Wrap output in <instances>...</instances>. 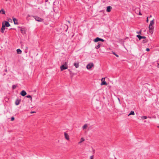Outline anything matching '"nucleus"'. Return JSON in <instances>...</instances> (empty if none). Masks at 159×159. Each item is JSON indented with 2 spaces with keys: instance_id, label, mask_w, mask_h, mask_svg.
Instances as JSON below:
<instances>
[{
  "instance_id": "f257e3e1",
  "label": "nucleus",
  "mask_w": 159,
  "mask_h": 159,
  "mask_svg": "<svg viewBox=\"0 0 159 159\" xmlns=\"http://www.w3.org/2000/svg\"><path fill=\"white\" fill-rule=\"evenodd\" d=\"M67 62H65L63 63V64L60 67L61 70L62 71L65 70H66L68 68Z\"/></svg>"
},
{
  "instance_id": "f03ea898",
  "label": "nucleus",
  "mask_w": 159,
  "mask_h": 159,
  "mask_svg": "<svg viewBox=\"0 0 159 159\" xmlns=\"http://www.w3.org/2000/svg\"><path fill=\"white\" fill-rule=\"evenodd\" d=\"M94 65L93 63H90L88 64L86 68L88 69H90Z\"/></svg>"
},
{
  "instance_id": "7ed1b4c3",
  "label": "nucleus",
  "mask_w": 159,
  "mask_h": 159,
  "mask_svg": "<svg viewBox=\"0 0 159 159\" xmlns=\"http://www.w3.org/2000/svg\"><path fill=\"white\" fill-rule=\"evenodd\" d=\"M34 18L35 19V20L37 21H42L43 19L39 17H38L37 16H34Z\"/></svg>"
},
{
  "instance_id": "20e7f679",
  "label": "nucleus",
  "mask_w": 159,
  "mask_h": 159,
  "mask_svg": "<svg viewBox=\"0 0 159 159\" xmlns=\"http://www.w3.org/2000/svg\"><path fill=\"white\" fill-rule=\"evenodd\" d=\"M5 29V26L4 25V23H3L2 24V27L1 29V32L3 33L4 32V31Z\"/></svg>"
},
{
  "instance_id": "39448f33",
  "label": "nucleus",
  "mask_w": 159,
  "mask_h": 159,
  "mask_svg": "<svg viewBox=\"0 0 159 159\" xmlns=\"http://www.w3.org/2000/svg\"><path fill=\"white\" fill-rule=\"evenodd\" d=\"M149 29L150 30V32L152 34L153 32L154 27L153 25L151 26L150 27H149Z\"/></svg>"
},
{
  "instance_id": "423d86ee",
  "label": "nucleus",
  "mask_w": 159,
  "mask_h": 159,
  "mask_svg": "<svg viewBox=\"0 0 159 159\" xmlns=\"http://www.w3.org/2000/svg\"><path fill=\"white\" fill-rule=\"evenodd\" d=\"M136 37L138 38L139 40H141L142 39H146V37L144 36H141L139 35H136Z\"/></svg>"
},
{
  "instance_id": "0eeeda50",
  "label": "nucleus",
  "mask_w": 159,
  "mask_h": 159,
  "mask_svg": "<svg viewBox=\"0 0 159 159\" xmlns=\"http://www.w3.org/2000/svg\"><path fill=\"white\" fill-rule=\"evenodd\" d=\"M27 93L25 90H22L20 93V94L22 96H24L26 95Z\"/></svg>"
},
{
  "instance_id": "6e6552de",
  "label": "nucleus",
  "mask_w": 159,
  "mask_h": 159,
  "mask_svg": "<svg viewBox=\"0 0 159 159\" xmlns=\"http://www.w3.org/2000/svg\"><path fill=\"white\" fill-rule=\"evenodd\" d=\"M112 8V7L111 6H109L107 7V12H110Z\"/></svg>"
},
{
  "instance_id": "1a4fd4ad",
  "label": "nucleus",
  "mask_w": 159,
  "mask_h": 159,
  "mask_svg": "<svg viewBox=\"0 0 159 159\" xmlns=\"http://www.w3.org/2000/svg\"><path fill=\"white\" fill-rule=\"evenodd\" d=\"M20 100L18 99H16V101L15 102V104L16 105H18L20 104Z\"/></svg>"
},
{
  "instance_id": "9d476101",
  "label": "nucleus",
  "mask_w": 159,
  "mask_h": 159,
  "mask_svg": "<svg viewBox=\"0 0 159 159\" xmlns=\"http://www.w3.org/2000/svg\"><path fill=\"white\" fill-rule=\"evenodd\" d=\"M64 135L65 137V138L67 140H69V136L68 134L66 133H64Z\"/></svg>"
},
{
  "instance_id": "9b49d317",
  "label": "nucleus",
  "mask_w": 159,
  "mask_h": 159,
  "mask_svg": "<svg viewBox=\"0 0 159 159\" xmlns=\"http://www.w3.org/2000/svg\"><path fill=\"white\" fill-rule=\"evenodd\" d=\"M5 24H4V25L5 26H6L7 27H8L10 26V24L7 21H5Z\"/></svg>"
},
{
  "instance_id": "f8f14e48",
  "label": "nucleus",
  "mask_w": 159,
  "mask_h": 159,
  "mask_svg": "<svg viewBox=\"0 0 159 159\" xmlns=\"http://www.w3.org/2000/svg\"><path fill=\"white\" fill-rule=\"evenodd\" d=\"M100 38L98 37L96 38H95V39H94L93 40V41L95 42H97L98 41H100Z\"/></svg>"
},
{
  "instance_id": "ddd939ff",
  "label": "nucleus",
  "mask_w": 159,
  "mask_h": 159,
  "mask_svg": "<svg viewBox=\"0 0 159 159\" xmlns=\"http://www.w3.org/2000/svg\"><path fill=\"white\" fill-rule=\"evenodd\" d=\"M13 20L14 22V23L15 24L17 25L18 24V21L17 19L16 18H13Z\"/></svg>"
},
{
  "instance_id": "4468645a",
  "label": "nucleus",
  "mask_w": 159,
  "mask_h": 159,
  "mask_svg": "<svg viewBox=\"0 0 159 159\" xmlns=\"http://www.w3.org/2000/svg\"><path fill=\"white\" fill-rule=\"evenodd\" d=\"M98 45L97 46H96L95 47V48L97 49H98L99 48L101 45V44L100 43H98Z\"/></svg>"
},
{
  "instance_id": "2eb2a0df",
  "label": "nucleus",
  "mask_w": 159,
  "mask_h": 159,
  "mask_svg": "<svg viewBox=\"0 0 159 159\" xmlns=\"http://www.w3.org/2000/svg\"><path fill=\"white\" fill-rule=\"evenodd\" d=\"M101 85H107V84L106 82L105 81H102L101 84Z\"/></svg>"
},
{
  "instance_id": "dca6fc26",
  "label": "nucleus",
  "mask_w": 159,
  "mask_h": 159,
  "mask_svg": "<svg viewBox=\"0 0 159 159\" xmlns=\"http://www.w3.org/2000/svg\"><path fill=\"white\" fill-rule=\"evenodd\" d=\"M0 13L2 14H5L6 12L3 9L0 10Z\"/></svg>"
},
{
  "instance_id": "f3484780",
  "label": "nucleus",
  "mask_w": 159,
  "mask_h": 159,
  "mask_svg": "<svg viewBox=\"0 0 159 159\" xmlns=\"http://www.w3.org/2000/svg\"><path fill=\"white\" fill-rule=\"evenodd\" d=\"M74 65L75 66L76 68H77L79 66V63L78 62L77 63H75L74 64Z\"/></svg>"
},
{
  "instance_id": "a211bd4d",
  "label": "nucleus",
  "mask_w": 159,
  "mask_h": 159,
  "mask_svg": "<svg viewBox=\"0 0 159 159\" xmlns=\"http://www.w3.org/2000/svg\"><path fill=\"white\" fill-rule=\"evenodd\" d=\"M17 53L18 54H20L21 53L22 51L20 49H18L16 50Z\"/></svg>"
},
{
  "instance_id": "6ab92c4d",
  "label": "nucleus",
  "mask_w": 159,
  "mask_h": 159,
  "mask_svg": "<svg viewBox=\"0 0 159 159\" xmlns=\"http://www.w3.org/2000/svg\"><path fill=\"white\" fill-rule=\"evenodd\" d=\"M154 24V20H151L150 21V24H149V27H150L152 25Z\"/></svg>"
},
{
  "instance_id": "aec40b11",
  "label": "nucleus",
  "mask_w": 159,
  "mask_h": 159,
  "mask_svg": "<svg viewBox=\"0 0 159 159\" xmlns=\"http://www.w3.org/2000/svg\"><path fill=\"white\" fill-rule=\"evenodd\" d=\"M135 114H134V112L133 111H131L130 112L129 114L128 115V116H129L130 115H134Z\"/></svg>"
},
{
  "instance_id": "412c9836",
  "label": "nucleus",
  "mask_w": 159,
  "mask_h": 159,
  "mask_svg": "<svg viewBox=\"0 0 159 159\" xmlns=\"http://www.w3.org/2000/svg\"><path fill=\"white\" fill-rule=\"evenodd\" d=\"M20 31H21V33L22 34H24L25 33V29L24 28H21L20 29Z\"/></svg>"
},
{
  "instance_id": "4be33fe9",
  "label": "nucleus",
  "mask_w": 159,
  "mask_h": 159,
  "mask_svg": "<svg viewBox=\"0 0 159 159\" xmlns=\"http://www.w3.org/2000/svg\"><path fill=\"white\" fill-rule=\"evenodd\" d=\"M88 126L87 124H85L82 127L83 129H86Z\"/></svg>"
},
{
  "instance_id": "5701e85b",
  "label": "nucleus",
  "mask_w": 159,
  "mask_h": 159,
  "mask_svg": "<svg viewBox=\"0 0 159 159\" xmlns=\"http://www.w3.org/2000/svg\"><path fill=\"white\" fill-rule=\"evenodd\" d=\"M84 141V139L83 138H81L80 139V142H79V143H81L82 142Z\"/></svg>"
},
{
  "instance_id": "b1692460",
  "label": "nucleus",
  "mask_w": 159,
  "mask_h": 159,
  "mask_svg": "<svg viewBox=\"0 0 159 159\" xmlns=\"http://www.w3.org/2000/svg\"><path fill=\"white\" fill-rule=\"evenodd\" d=\"M148 41V40L147 39H144L142 41V43H147Z\"/></svg>"
},
{
  "instance_id": "393cba45",
  "label": "nucleus",
  "mask_w": 159,
  "mask_h": 159,
  "mask_svg": "<svg viewBox=\"0 0 159 159\" xmlns=\"http://www.w3.org/2000/svg\"><path fill=\"white\" fill-rule=\"evenodd\" d=\"M26 97L27 98H30V100H32V98L31 96L28 95H27L26 96Z\"/></svg>"
},
{
  "instance_id": "a878e982",
  "label": "nucleus",
  "mask_w": 159,
  "mask_h": 159,
  "mask_svg": "<svg viewBox=\"0 0 159 159\" xmlns=\"http://www.w3.org/2000/svg\"><path fill=\"white\" fill-rule=\"evenodd\" d=\"M147 118V117L145 116H143L141 117V118L143 120L144 119H146Z\"/></svg>"
},
{
  "instance_id": "bb28decb",
  "label": "nucleus",
  "mask_w": 159,
  "mask_h": 159,
  "mask_svg": "<svg viewBox=\"0 0 159 159\" xmlns=\"http://www.w3.org/2000/svg\"><path fill=\"white\" fill-rule=\"evenodd\" d=\"M112 53L115 56H116V57H119V56L117 54H116L115 52H112Z\"/></svg>"
},
{
  "instance_id": "cd10ccee",
  "label": "nucleus",
  "mask_w": 159,
  "mask_h": 159,
  "mask_svg": "<svg viewBox=\"0 0 159 159\" xmlns=\"http://www.w3.org/2000/svg\"><path fill=\"white\" fill-rule=\"evenodd\" d=\"M16 87V86L15 85H13L12 86V88L13 89H15Z\"/></svg>"
},
{
  "instance_id": "c85d7f7f",
  "label": "nucleus",
  "mask_w": 159,
  "mask_h": 159,
  "mask_svg": "<svg viewBox=\"0 0 159 159\" xmlns=\"http://www.w3.org/2000/svg\"><path fill=\"white\" fill-rule=\"evenodd\" d=\"M138 34H141V33H142V31L141 30H140L139 32H136Z\"/></svg>"
},
{
  "instance_id": "c756f323",
  "label": "nucleus",
  "mask_w": 159,
  "mask_h": 159,
  "mask_svg": "<svg viewBox=\"0 0 159 159\" xmlns=\"http://www.w3.org/2000/svg\"><path fill=\"white\" fill-rule=\"evenodd\" d=\"M15 120V118L14 117H11V121H13V120Z\"/></svg>"
},
{
  "instance_id": "7c9ffc66",
  "label": "nucleus",
  "mask_w": 159,
  "mask_h": 159,
  "mask_svg": "<svg viewBox=\"0 0 159 159\" xmlns=\"http://www.w3.org/2000/svg\"><path fill=\"white\" fill-rule=\"evenodd\" d=\"M150 49L148 48H147L146 49V50L147 51H148V52L150 51Z\"/></svg>"
},
{
  "instance_id": "2f4dec72",
  "label": "nucleus",
  "mask_w": 159,
  "mask_h": 159,
  "mask_svg": "<svg viewBox=\"0 0 159 159\" xmlns=\"http://www.w3.org/2000/svg\"><path fill=\"white\" fill-rule=\"evenodd\" d=\"M100 41H102V42H103L104 41V40L103 39L100 38Z\"/></svg>"
},
{
  "instance_id": "473e14b6",
  "label": "nucleus",
  "mask_w": 159,
  "mask_h": 159,
  "mask_svg": "<svg viewBox=\"0 0 159 159\" xmlns=\"http://www.w3.org/2000/svg\"><path fill=\"white\" fill-rule=\"evenodd\" d=\"M93 159V156H91L90 157V159Z\"/></svg>"
},
{
  "instance_id": "72a5a7b5",
  "label": "nucleus",
  "mask_w": 159,
  "mask_h": 159,
  "mask_svg": "<svg viewBox=\"0 0 159 159\" xmlns=\"http://www.w3.org/2000/svg\"><path fill=\"white\" fill-rule=\"evenodd\" d=\"M148 17H147V20H146V22H148Z\"/></svg>"
},
{
  "instance_id": "f704fd0d",
  "label": "nucleus",
  "mask_w": 159,
  "mask_h": 159,
  "mask_svg": "<svg viewBox=\"0 0 159 159\" xmlns=\"http://www.w3.org/2000/svg\"><path fill=\"white\" fill-rule=\"evenodd\" d=\"M105 79V78H102V79H101V81H103V79Z\"/></svg>"
},
{
  "instance_id": "c9c22d12",
  "label": "nucleus",
  "mask_w": 159,
  "mask_h": 159,
  "mask_svg": "<svg viewBox=\"0 0 159 159\" xmlns=\"http://www.w3.org/2000/svg\"><path fill=\"white\" fill-rule=\"evenodd\" d=\"M35 111H31L30 113H35Z\"/></svg>"
},
{
  "instance_id": "e433bc0d",
  "label": "nucleus",
  "mask_w": 159,
  "mask_h": 159,
  "mask_svg": "<svg viewBox=\"0 0 159 159\" xmlns=\"http://www.w3.org/2000/svg\"><path fill=\"white\" fill-rule=\"evenodd\" d=\"M139 15H141L142 14H141V13L140 12H139Z\"/></svg>"
},
{
  "instance_id": "4c0bfd02",
  "label": "nucleus",
  "mask_w": 159,
  "mask_h": 159,
  "mask_svg": "<svg viewBox=\"0 0 159 159\" xmlns=\"http://www.w3.org/2000/svg\"><path fill=\"white\" fill-rule=\"evenodd\" d=\"M68 70L70 72H71V71L70 70Z\"/></svg>"
},
{
  "instance_id": "58836bf2",
  "label": "nucleus",
  "mask_w": 159,
  "mask_h": 159,
  "mask_svg": "<svg viewBox=\"0 0 159 159\" xmlns=\"http://www.w3.org/2000/svg\"><path fill=\"white\" fill-rule=\"evenodd\" d=\"M5 71H6V72H7V70H5Z\"/></svg>"
},
{
  "instance_id": "ea45409f",
  "label": "nucleus",
  "mask_w": 159,
  "mask_h": 159,
  "mask_svg": "<svg viewBox=\"0 0 159 159\" xmlns=\"http://www.w3.org/2000/svg\"><path fill=\"white\" fill-rule=\"evenodd\" d=\"M118 100H120V99H119V98H118Z\"/></svg>"
},
{
  "instance_id": "a19ab883",
  "label": "nucleus",
  "mask_w": 159,
  "mask_h": 159,
  "mask_svg": "<svg viewBox=\"0 0 159 159\" xmlns=\"http://www.w3.org/2000/svg\"><path fill=\"white\" fill-rule=\"evenodd\" d=\"M152 17V16L151 15H150V17Z\"/></svg>"
},
{
  "instance_id": "79ce46f5",
  "label": "nucleus",
  "mask_w": 159,
  "mask_h": 159,
  "mask_svg": "<svg viewBox=\"0 0 159 159\" xmlns=\"http://www.w3.org/2000/svg\"><path fill=\"white\" fill-rule=\"evenodd\" d=\"M68 22H69V23H70V21H69Z\"/></svg>"
},
{
  "instance_id": "37998d69",
  "label": "nucleus",
  "mask_w": 159,
  "mask_h": 159,
  "mask_svg": "<svg viewBox=\"0 0 159 159\" xmlns=\"http://www.w3.org/2000/svg\"><path fill=\"white\" fill-rule=\"evenodd\" d=\"M28 16L29 17V16H30L29 15H28Z\"/></svg>"
},
{
  "instance_id": "c03bdc74",
  "label": "nucleus",
  "mask_w": 159,
  "mask_h": 159,
  "mask_svg": "<svg viewBox=\"0 0 159 159\" xmlns=\"http://www.w3.org/2000/svg\"><path fill=\"white\" fill-rule=\"evenodd\" d=\"M158 127L159 128V126H158Z\"/></svg>"
},
{
  "instance_id": "a18cd8bd",
  "label": "nucleus",
  "mask_w": 159,
  "mask_h": 159,
  "mask_svg": "<svg viewBox=\"0 0 159 159\" xmlns=\"http://www.w3.org/2000/svg\"><path fill=\"white\" fill-rule=\"evenodd\" d=\"M115 159H116V158H115Z\"/></svg>"
},
{
  "instance_id": "49530a36",
  "label": "nucleus",
  "mask_w": 159,
  "mask_h": 159,
  "mask_svg": "<svg viewBox=\"0 0 159 159\" xmlns=\"http://www.w3.org/2000/svg\"><path fill=\"white\" fill-rule=\"evenodd\" d=\"M6 1H7V0H6Z\"/></svg>"
}]
</instances>
